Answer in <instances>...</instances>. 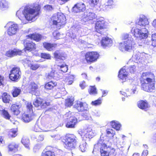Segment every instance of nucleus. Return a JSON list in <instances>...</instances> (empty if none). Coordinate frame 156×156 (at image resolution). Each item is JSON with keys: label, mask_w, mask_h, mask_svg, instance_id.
Returning a JSON list of instances; mask_svg holds the SVG:
<instances>
[{"label": "nucleus", "mask_w": 156, "mask_h": 156, "mask_svg": "<svg viewBox=\"0 0 156 156\" xmlns=\"http://www.w3.org/2000/svg\"><path fill=\"white\" fill-rule=\"evenodd\" d=\"M149 22L146 16L141 15L140 16L139 21L138 22V25L141 27H144L145 28L148 27Z\"/></svg>", "instance_id": "14"}, {"label": "nucleus", "mask_w": 156, "mask_h": 156, "mask_svg": "<svg viewBox=\"0 0 156 156\" xmlns=\"http://www.w3.org/2000/svg\"><path fill=\"white\" fill-rule=\"evenodd\" d=\"M74 77L73 75L69 76L67 79V82H68V84L71 85L73 82Z\"/></svg>", "instance_id": "42"}, {"label": "nucleus", "mask_w": 156, "mask_h": 156, "mask_svg": "<svg viewBox=\"0 0 156 156\" xmlns=\"http://www.w3.org/2000/svg\"><path fill=\"white\" fill-rule=\"evenodd\" d=\"M96 17L95 13L90 10H87L83 13L82 16V20L86 22L92 20Z\"/></svg>", "instance_id": "11"}, {"label": "nucleus", "mask_w": 156, "mask_h": 156, "mask_svg": "<svg viewBox=\"0 0 156 156\" xmlns=\"http://www.w3.org/2000/svg\"><path fill=\"white\" fill-rule=\"evenodd\" d=\"M33 104L35 107H39V108H44L49 105L50 103L47 102L44 100L39 98L34 102Z\"/></svg>", "instance_id": "12"}, {"label": "nucleus", "mask_w": 156, "mask_h": 156, "mask_svg": "<svg viewBox=\"0 0 156 156\" xmlns=\"http://www.w3.org/2000/svg\"><path fill=\"white\" fill-rule=\"evenodd\" d=\"M102 103L101 101L100 98H99L98 100L91 102V104L95 106H97L100 105Z\"/></svg>", "instance_id": "46"}, {"label": "nucleus", "mask_w": 156, "mask_h": 156, "mask_svg": "<svg viewBox=\"0 0 156 156\" xmlns=\"http://www.w3.org/2000/svg\"><path fill=\"white\" fill-rule=\"evenodd\" d=\"M58 69L62 71L65 73L68 70V67L66 65L62 64L61 66H58Z\"/></svg>", "instance_id": "39"}, {"label": "nucleus", "mask_w": 156, "mask_h": 156, "mask_svg": "<svg viewBox=\"0 0 156 156\" xmlns=\"http://www.w3.org/2000/svg\"><path fill=\"white\" fill-rule=\"evenodd\" d=\"M100 149L101 156H115V150L111 147H108L101 140L94 146L93 152L97 151Z\"/></svg>", "instance_id": "2"}, {"label": "nucleus", "mask_w": 156, "mask_h": 156, "mask_svg": "<svg viewBox=\"0 0 156 156\" xmlns=\"http://www.w3.org/2000/svg\"><path fill=\"white\" fill-rule=\"evenodd\" d=\"M41 156H55V154L54 152L48 151L43 152Z\"/></svg>", "instance_id": "37"}, {"label": "nucleus", "mask_w": 156, "mask_h": 156, "mask_svg": "<svg viewBox=\"0 0 156 156\" xmlns=\"http://www.w3.org/2000/svg\"><path fill=\"white\" fill-rule=\"evenodd\" d=\"M2 99L4 103H8L10 100L11 97L7 93H4L2 95Z\"/></svg>", "instance_id": "26"}, {"label": "nucleus", "mask_w": 156, "mask_h": 156, "mask_svg": "<svg viewBox=\"0 0 156 156\" xmlns=\"http://www.w3.org/2000/svg\"><path fill=\"white\" fill-rule=\"evenodd\" d=\"M53 24L56 26L57 28L60 29L62 26L64 25L66 22L65 16L61 13L54 15L51 18Z\"/></svg>", "instance_id": "6"}, {"label": "nucleus", "mask_w": 156, "mask_h": 156, "mask_svg": "<svg viewBox=\"0 0 156 156\" xmlns=\"http://www.w3.org/2000/svg\"><path fill=\"white\" fill-rule=\"evenodd\" d=\"M73 100L72 98H67L66 100V105L68 107L72 106L73 104Z\"/></svg>", "instance_id": "36"}, {"label": "nucleus", "mask_w": 156, "mask_h": 156, "mask_svg": "<svg viewBox=\"0 0 156 156\" xmlns=\"http://www.w3.org/2000/svg\"><path fill=\"white\" fill-rule=\"evenodd\" d=\"M21 91V90L19 88L16 87L14 88L12 92L13 97H16L18 96L20 94Z\"/></svg>", "instance_id": "31"}, {"label": "nucleus", "mask_w": 156, "mask_h": 156, "mask_svg": "<svg viewBox=\"0 0 156 156\" xmlns=\"http://www.w3.org/2000/svg\"><path fill=\"white\" fill-rule=\"evenodd\" d=\"M143 80L141 81V87L148 92H151L155 89V79L154 75L149 72L143 73L142 75Z\"/></svg>", "instance_id": "1"}, {"label": "nucleus", "mask_w": 156, "mask_h": 156, "mask_svg": "<svg viewBox=\"0 0 156 156\" xmlns=\"http://www.w3.org/2000/svg\"><path fill=\"white\" fill-rule=\"evenodd\" d=\"M21 142L25 147L28 149H30V140L26 137H23L22 138Z\"/></svg>", "instance_id": "28"}, {"label": "nucleus", "mask_w": 156, "mask_h": 156, "mask_svg": "<svg viewBox=\"0 0 156 156\" xmlns=\"http://www.w3.org/2000/svg\"><path fill=\"white\" fill-rule=\"evenodd\" d=\"M101 42L102 46L105 47L111 45L112 43V41L111 39L106 37H103Z\"/></svg>", "instance_id": "19"}, {"label": "nucleus", "mask_w": 156, "mask_h": 156, "mask_svg": "<svg viewBox=\"0 0 156 156\" xmlns=\"http://www.w3.org/2000/svg\"><path fill=\"white\" fill-rule=\"evenodd\" d=\"M23 53V51L19 49H10L6 53V55L9 57H12L17 55H20Z\"/></svg>", "instance_id": "18"}, {"label": "nucleus", "mask_w": 156, "mask_h": 156, "mask_svg": "<svg viewBox=\"0 0 156 156\" xmlns=\"http://www.w3.org/2000/svg\"><path fill=\"white\" fill-rule=\"evenodd\" d=\"M151 41V45L154 47H156V33L152 35Z\"/></svg>", "instance_id": "40"}, {"label": "nucleus", "mask_w": 156, "mask_h": 156, "mask_svg": "<svg viewBox=\"0 0 156 156\" xmlns=\"http://www.w3.org/2000/svg\"><path fill=\"white\" fill-rule=\"evenodd\" d=\"M56 85V83H54L52 82H50L47 83L45 85L44 87L47 89L50 90L55 86Z\"/></svg>", "instance_id": "35"}, {"label": "nucleus", "mask_w": 156, "mask_h": 156, "mask_svg": "<svg viewBox=\"0 0 156 156\" xmlns=\"http://www.w3.org/2000/svg\"><path fill=\"white\" fill-rule=\"evenodd\" d=\"M41 57L42 58L49 59L50 58L51 56L49 54L43 53L41 54Z\"/></svg>", "instance_id": "55"}, {"label": "nucleus", "mask_w": 156, "mask_h": 156, "mask_svg": "<svg viewBox=\"0 0 156 156\" xmlns=\"http://www.w3.org/2000/svg\"><path fill=\"white\" fill-rule=\"evenodd\" d=\"M54 76V73L53 72H51L50 73H49L48 76V78L49 79H51Z\"/></svg>", "instance_id": "61"}, {"label": "nucleus", "mask_w": 156, "mask_h": 156, "mask_svg": "<svg viewBox=\"0 0 156 156\" xmlns=\"http://www.w3.org/2000/svg\"><path fill=\"white\" fill-rule=\"evenodd\" d=\"M8 3L6 0H1L0 1V9H2L4 8H7Z\"/></svg>", "instance_id": "32"}, {"label": "nucleus", "mask_w": 156, "mask_h": 156, "mask_svg": "<svg viewBox=\"0 0 156 156\" xmlns=\"http://www.w3.org/2000/svg\"><path fill=\"white\" fill-rule=\"evenodd\" d=\"M17 131L14 129H12L9 132V136L12 137H14L17 135Z\"/></svg>", "instance_id": "47"}, {"label": "nucleus", "mask_w": 156, "mask_h": 156, "mask_svg": "<svg viewBox=\"0 0 156 156\" xmlns=\"http://www.w3.org/2000/svg\"><path fill=\"white\" fill-rule=\"evenodd\" d=\"M21 72L20 68L16 67L12 68L10 71L9 77L11 80L16 81L20 78Z\"/></svg>", "instance_id": "10"}, {"label": "nucleus", "mask_w": 156, "mask_h": 156, "mask_svg": "<svg viewBox=\"0 0 156 156\" xmlns=\"http://www.w3.org/2000/svg\"><path fill=\"white\" fill-rule=\"evenodd\" d=\"M111 124L112 127L116 130H119L120 129L121 127L120 124L117 123L113 121L111 122Z\"/></svg>", "instance_id": "38"}, {"label": "nucleus", "mask_w": 156, "mask_h": 156, "mask_svg": "<svg viewBox=\"0 0 156 156\" xmlns=\"http://www.w3.org/2000/svg\"><path fill=\"white\" fill-rule=\"evenodd\" d=\"M78 5L77 4L75 5L72 8V12L74 13H77L80 12V10L78 8Z\"/></svg>", "instance_id": "51"}, {"label": "nucleus", "mask_w": 156, "mask_h": 156, "mask_svg": "<svg viewBox=\"0 0 156 156\" xmlns=\"http://www.w3.org/2000/svg\"><path fill=\"white\" fill-rule=\"evenodd\" d=\"M112 6L109 5V4H107L104 7V9L105 10H108L112 7Z\"/></svg>", "instance_id": "60"}, {"label": "nucleus", "mask_w": 156, "mask_h": 156, "mask_svg": "<svg viewBox=\"0 0 156 156\" xmlns=\"http://www.w3.org/2000/svg\"><path fill=\"white\" fill-rule=\"evenodd\" d=\"M24 46L25 48L24 49H36L35 44L33 42H27Z\"/></svg>", "instance_id": "33"}, {"label": "nucleus", "mask_w": 156, "mask_h": 156, "mask_svg": "<svg viewBox=\"0 0 156 156\" xmlns=\"http://www.w3.org/2000/svg\"><path fill=\"white\" fill-rule=\"evenodd\" d=\"M40 8L39 6L36 4L27 6L23 12L25 18L28 20H34L39 14Z\"/></svg>", "instance_id": "3"}, {"label": "nucleus", "mask_w": 156, "mask_h": 156, "mask_svg": "<svg viewBox=\"0 0 156 156\" xmlns=\"http://www.w3.org/2000/svg\"><path fill=\"white\" fill-rule=\"evenodd\" d=\"M39 65L37 64H31L30 66V68L33 70H35L37 69L39 67Z\"/></svg>", "instance_id": "52"}, {"label": "nucleus", "mask_w": 156, "mask_h": 156, "mask_svg": "<svg viewBox=\"0 0 156 156\" xmlns=\"http://www.w3.org/2000/svg\"><path fill=\"white\" fill-rule=\"evenodd\" d=\"M42 147L41 144H37L34 147L33 151L34 152L37 151L39 149L41 148Z\"/></svg>", "instance_id": "50"}, {"label": "nucleus", "mask_w": 156, "mask_h": 156, "mask_svg": "<svg viewBox=\"0 0 156 156\" xmlns=\"http://www.w3.org/2000/svg\"><path fill=\"white\" fill-rule=\"evenodd\" d=\"M2 114L4 116V117L7 119H9L10 116L9 114L5 110H3L2 111Z\"/></svg>", "instance_id": "49"}, {"label": "nucleus", "mask_w": 156, "mask_h": 156, "mask_svg": "<svg viewBox=\"0 0 156 156\" xmlns=\"http://www.w3.org/2000/svg\"><path fill=\"white\" fill-rule=\"evenodd\" d=\"M99 56V54L97 52H88L85 54V58L87 63H91L96 61Z\"/></svg>", "instance_id": "8"}, {"label": "nucleus", "mask_w": 156, "mask_h": 156, "mask_svg": "<svg viewBox=\"0 0 156 156\" xmlns=\"http://www.w3.org/2000/svg\"><path fill=\"white\" fill-rule=\"evenodd\" d=\"M32 107L33 106L31 103L28 102L27 103V108L29 110V112H30L31 110L32 112H33Z\"/></svg>", "instance_id": "54"}, {"label": "nucleus", "mask_w": 156, "mask_h": 156, "mask_svg": "<svg viewBox=\"0 0 156 156\" xmlns=\"http://www.w3.org/2000/svg\"><path fill=\"white\" fill-rule=\"evenodd\" d=\"M27 37L37 42L40 41L42 39H45L46 38V37L43 36L41 34L36 33L29 34Z\"/></svg>", "instance_id": "15"}, {"label": "nucleus", "mask_w": 156, "mask_h": 156, "mask_svg": "<svg viewBox=\"0 0 156 156\" xmlns=\"http://www.w3.org/2000/svg\"><path fill=\"white\" fill-rule=\"evenodd\" d=\"M122 40H127L124 42L120 43L118 46L122 49H130L134 47L135 43L133 41V39L131 37H129L128 34H123L122 36Z\"/></svg>", "instance_id": "5"}, {"label": "nucleus", "mask_w": 156, "mask_h": 156, "mask_svg": "<svg viewBox=\"0 0 156 156\" xmlns=\"http://www.w3.org/2000/svg\"><path fill=\"white\" fill-rule=\"evenodd\" d=\"M37 88V86L35 83H31L29 85V89L32 91L35 90Z\"/></svg>", "instance_id": "41"}, {"label": "nucleus", "mask_w": 156, "mask_h": 156, "mask_svg": "<svg viewBox=\"0 0 156 156\" xmlns=\"http://www.w3.org/2000/svg\"><path fill=\"white\" fill-rule=\"evenodd\" d=\"M78 132L83 139L85 140L87 139H90L92 138L95 135L94 133L92 131V129L90 128L79 130Z\"/></svg>", "instance_id": "9"}, {"label": "nucleus", "mask_w": 156, "mask_h": 156, "mask_svg": "<svg viewBox=\"0 0 156 156\" xmlns=\"http://www.w3.org/2000/svg\"><path fill=\"white\" fill-rule=\"evenodd\" d=\"M135 66H132L129 68V70L131 73H133L135 71Z\"/></svg>", "instance_id": "57"}, {"label": "nucleus", "mask_w": 156, "mask_h": 156, "mask_svg": "<svg viewBox=\"0 0 156 156\" xmlns=\"http://www.w3.org/2000/svg\"><path fill=\"white\" fill-rule=\"evenodd\" d=\"M54 8L51 5H45L44 7V9L47 11H51Z\"/></svg>", "instance_id": "44"}, {"label": "nucleus", "mask_w": 156, "mask_h": 156, "mask_svg": "<svg viewBox=\"0 0 156 156\" xmlns=\"http://www.w3.org/2000/svg\"><path fill=\"white\" fill-rule=\"evenodd\" d=\"M33 117L30 115L24 114L22 115V119L23 121L25 122H28L31 121Z\"/></svg>", "instance_id": "25"}, {"label": "nucleus", "mask_w": 156, "mask_h": 156, "mask_svg": "<svg viewBox=\"0 0 156 156\" xmlns=\"http://www.w3.org/2000/svg\"><path fill=\"white\" fill-rule=\"evenodd\" d=\"M80 86L82 89H84L85 87L86 86L85 82L84 81H83L81 83H80Z\"/></svg>", "instance_id": "59"}, {"label": "nucleus", "mask_w": 156, "mask_h": 156, "mask_svg": "<svg viewBox=\"0 0 156 156\" xmlns=\"http://www.w3.org/2000/svg\"><path fill=\"white\" fill-rule=\"evenodd\" d=\"M93 114L96 116H99L100 115V114L99 111H95L94 112H93Z\"/></svg>", "instance_id": "62"}, {"label": "nucleus", "mask_w": 156, "mask_h": 156, "mask_svg": "<svg viewBox=\"0 0 156 156\" xmlns=\"http://www.w3.org/2000/svg\"><path fill=\"white\" fill-rule=\"evenodd\" d=\"M65 148L72 150L75 148L76 145V137L73 134H67L62 140Z\"/></svg>", "instance_id": "4"}, {"label": "nucleus", "mask_w": 156, "mask_h": 156, "mask_svg": "<svg viewBox=\"0 0 156 156\" xmlns=\"http://www.w3.org/2000/svg\"><path fill=\"white\" fill-rule=\"evenodd\" d=\"M147 29L146 28H144L142 29V32L140 34L139 38L140 39H144L146 38L147 37Z\"/></svg>", "instance_id": "27"}, {"label": "nucleus", "mask_w": 156, "mask_h": 156, "mask_svg": "<svg viewBox=\"0 0 156 156\" xmlns=\"http://www.w3.org/2000/svg\"><path fill=\"white\" fill-rule=\"evenodd\" d=\"M72 154V152H67L65 154V156H73Z\"/></svg>", "instance_id": "64"}, {"label": "nucleus", "mask_w": 156, "mask_h": 156, "mask_svg": "<svg viewBox=\"0 0 156 156\" xmlns=\"http://www.w3.org/2000/svg\"><path fill=\"white\" fill-rule=\"evenodd\" d=\"M123 67L119 72L118 76L121 79L126 80L127 74L125 69Z\"/></svg>", "instance_id": "24"}, {"label": "nucleus", "mask_w": 156, "mask_h": 156, "mask_svg": "<svg viewBox=\"0 0 156 156\" xmlns=\"http://www.w3.org/2000/svg\"><path fill=\"white\" fill-rule=\"evenodd\" d=\"M131 31L134 34L135 37L138 38L140 34L142 32V29H140L137 28H133Z\"/></svg>", "instance_id": "30"}, {"label": "nucleus", "mask_w": 156, "mask_h": 156, "mask_svg": "<svg viewBox=\"0 0 156 156\" xmlns=\"http://www.w3.org/2000/svg\"><path fill=\"white\" fill-rule=\"evenodd\" d=\"M44 139V136L43 134H41L39 136H38V138L37 139V140L38 141H42Z\"/></svg>", "instance_id": "58"}, {"label": "nucleus", "mask_w": 156, "mask_h": 156, "mask_svg": "<svg viewBox=\"0 0 156 156\" xmlns=\"http://www.w3.org/2000/svg\"><path fill=\"white\" fill-rule=\"evenodd\" d=\"M76 105L75 106L77 107V109L79 111L83 112L87 110L88 108V105L85 103L80 102Z\"/></svg>", "instance_id": "21"}, {"label": "nucleus", "mask_w": 156, "mask_h": 156, "mask_svg": "<svg viewBox=\"0 0 156 156\" xmlns=\"http://www.w3.org/2000/svg\"><path fill=\"white\" fill-rule=\"evenodd\" d=\"M56 44L48 42H44L43 43L44 47L46 49H50L51 48H55Z\"/></svg>", "instance_id": "34"}, {"label": "nucleus", "mask_w": 156, "mask_h": 156, "mask_svg": "<svg viewBox=\"0 0 156 156\" xmlns=\"http://www.w3.org/2000/svg\"><path fill=\"white\" fill-rule=\"evenodd\" d=\"M86 142H83L80 146V148L83 152L85 151L87 149Z\"/></svg>", "instance_id": "48"}, {"label": "nucleus", "mask_w": 156, "mask_h": 156, "mask_svg": "<svg viewBox=\"0 0 156 156\" xmlns=\"http://www.w3.org/2000/svg\"><path fill=\"white\" fill-rule=\"evenodd\" d=\"M9 23L11 24L8 30L7 34L9 36H12L15 34L19 30L18 26L17 24L12 22Z\"/></svg>", "instance_id": "13"}, {"label": "nucleus", "mask_w": 156, "mask_h": 156, "mask_svg": "<svg viewBox=\"0 0 156 156\" xmlns=\"http://www.w3.org/2000/svg\"><path fill=\"white\" fill-rule=\"evenodd\" d=\"M51 137L55 138L56 140H58L60 139V136L58 134L51 135Z\"/></svg>", "instance_id": "56"}, {"label": "nucleus", "mask_w": 156, "mask_h": 156, "mask_svg": "<svg viewBox=\"0 0 156 156\" xmlns=\"http://www.w3.org/2000/svg\"><path fill=\"white\" fill-rule=\"evenodd\" d=\"M54 56L56 59L62 60H65L67 57V55L66 54L61 52L58 50H57L54 52Z\"/></svg>", "instance_id": "20"}, {"label": "nucleus", "mask_w": 156, "mask_h": 156, "mask_svg": "<svg viewBox=\"0 0 156 156\" xmlns=\"http://www.w3.org/2000/svg\"><path fill=\"white\" fill-rule=\"evenodd\" d=\"M105 27V22L104 20H99L96 23L95 29L96 31L97 32L101 34V30Z\"/></svg>", "instance_id": "17"}, {"label": "nucleus", "mask_w": 156, "mask_h": 156, "mask_svg": "<svg viewBox=\"0 0 156 156\" xmlns=\"http://www.w3.org/2000/svg\"><path fill=\"white\" fill-rule=\"evenodd\" d=\"M136 91V88H135L133 90H131L130 91L129 90V89L126 90V92H123L122 93V94L124 95L125 96H126V97L132 95L133 94L135 93V92Z\"/></svg>", "instance_id": "29"}, {"label": "nucleus", "mask_w": 156, "mask_h": 156, "mask_svg": "<svg viewBox=\"0 0 156 156\" xmlns=\"http://www.w3.org/2000/svg\"><path fill=\"white\" fill-rule=\"evenodd\" d=\"M64 118H66L67 121L66 126L68 128H73L77 122V119L74 116L72 115L70 112L66 114Z\"/></svg>", "instance_id": "7"}, {"label": "nucleus", "mask_w": 156, "mask_h": 156, "mask_svg": "<svg viewBox=\"0 0 156 156\" xmlns=\"http://www.w3.org/2000/svg\"><path fill=\"white\" fill-rule=\"evenodd\" d=\"M98 2L99 0H90V4L92 6L96 5Z\"/></svg>", "instance_id": "53"}, {"label": "nucleus", "mask_w": 156, "mask_h": 156, "mask_svg": "<svg viewBox=\"0 0 156 156\" xmlns=\"http://www.w3.org/2000/svg\"><path fill=\"white\" fill-rule=\"evenodd\" d=\"M96 89L94 86H91L89 90V93L91 94H95L97 93Z\"/></svg>", "instance_id": "45"}, {"label": "nucleus", "mask_w": 156, "mask_h": 156, "mask_svg": "<svg viewBox=\"0 0 156 156\" xmlns=\"http://www.w3.org/2000/svg\"><path fill=\"white\" fill-rule=\"evenodd\" d=\"M137 104L139 108L145 111L147 110L149 107L147 103L143 100H141L138 101Z\"/></svg>", "instance_id": "23"}, {"label": "nucleus", "mask_w": 156, "mask_h": 156, "mask_svg": "<svg viewBox=\"0 0 156 156\" xmlns=\"http://www.w3.org/2000/svg\"><path fill=\"white\" fill-rule=\"evenodd\" d=\"M148 154V151L147 150H144L142 153V156H146Z\"/></svg>", "instance_id": "63"}, {"label": "nucleus", "mask_w": 156, "mask_h": 156, "mask_svg": "<svg viewBox=\"0 0 156 156\" xmlns=\"http://www.w3.org/2000/svg\"><path fill=\"white\" fill-rule=\"evenodd\" d=\"M21 107L20 105L13 104L11 107V110L13 114L16 115H18L20 113L19 109Z\"/></svg>", "instance_id": "22"}, {"label": "nucleus", "mask_w": 156, "mask_h": 156, "mask_svg": "<svg viewBox=\"0 0 156 156\" xmlns=\"http://www.w3.org/2000/svg\"><path fill=\"white\" fill-rule=\"evenodd\" d=\"M19 144L15 142H12L8 144L7 147L8 151L9 153H15L18 150Z\"/></svg>", "instance_id": "16"}, {"label": "nucleus", "mask_w": 156, "mask_h": 156, "mask_svg": "<svg viewBox=\"0 0 156 156\" xmlns=\"http://www.w3.org/2000/svg\"><path fill=\"white\" fill-rule=\"evenodd\" d=\"M78 5V8L80 11H83L84 10L86 9L85 6V5L82 3L80 2L77 3Z\"/></svg>", "instance_id": "43"}]
</instances>
